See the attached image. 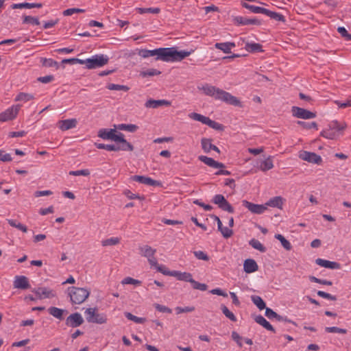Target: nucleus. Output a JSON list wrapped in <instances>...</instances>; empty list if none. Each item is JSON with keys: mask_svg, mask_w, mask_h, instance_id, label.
I'll use <instances>...</instances> for the list:
<instances>
[{"mask_svg": "<svg viewBox=\"0 0 351 351\" xmlns=\"http://www.w3.org/2000/svg\"><path fill=\"white\" fill-rule=\"evenodd\" d=\"M201 90H203L205 95L213 97L215 99L221 100L234 106H242L241 101L236 97L215 86L205 84L201 88Z\"/></svg>", "mask_w": 351, "mask_h": 351, "instance_id": "nucleus-1", "label": "nucleus"}, {"mask_svg": "<svg viewBox=\"0 0 351 351\" xmlns=\"http://www.w3.org/2000/svg\"><path fill=\"white\" fill-rule=\"evenodd\" d=\"M69 295L72 304H80L89 296L90 291L85 288L71 287L68 288Z\"/></svg>", "mask_w": 351, "mask_h": 351, "instance_id": "nucleus-2", "label": "nucleus"}, {"mask_svg": "<svg viewBox=\"0 0 351 351\" xmlns=\"http://www.w3.org/2000/svg\"><path fill=\"white\" fill-rule=\"evenodd\" d=\"M194 51H178L176 47H167L166 62L181 61L191 55Z\"/></svg>", "mask_w": 351, "mask_h": 351, "instance_id": "nucleus-3", "label": "nucleus"}, {"mask_svg": "<svg viewBox=\"0 0 351 351\" xmlns=\"http://www.w3.org/2000/svg\"><path fill=\"white\" fill-rule=\"evenodd\" d=\"M86 319L89 323L99 324H105L107 322V317L104 313H98L96 308H88L85 311Z\"/></svg>", "mask_w": 351, "mask_h": 351, "instance_id": "nucleus-4", "label": "nucleus"}, {"mask_svg": "<svg viewBox=\"0 0 351 351\" xmlns=\"http://www.w3.org/2000/svg\"><path fill=\"white\" fill-rule=\"evenodd\" d=\"M109 61V58L106 55L97 54L90 58H87V69H93L101 67L106 64Z\"/></svg>", "mask_w": 351, "mask_h": 351, "instance_id": "nucleus-5", "label": "nucleus"}, {"mask_svg": "<svg viewBox=\"0 0 351 351\" xmlns=\"http://www.w3.org/2000/svg\"><path fill=\"white\" fill-rule=\"evenodd\" d=\"M212 202L217 205L222 210L226 211L229 213H233L234 212V209L232 206L226 199L223 195H215L213 197Z\"/></svg>", "mask_w": 351, "mask_h": 351, "instance_id": "nucleus-6", "label": "nucleus"}, {"mask_svg": "<svg viewBox=\"0 0 351 351\" xmlns=\"http://www.w3.org/2000/svg\"><path fill=\"white\" fill-rule=\"evenodd\" d=\"M292 115L298 119H311L316 117V113L303 108L293 106L291 108Z\"/></svg>", "mask_w": 351, "mask_h": 351, "instance_id": "nucleus-7", "label": "nucleus"}, {"mask_svg": "<svg viewBox=\"0 0 351 351\" xmlns=\"http://www.w3.org/2000/svg\"><path fill=\"white\" fill-rule=\"evenodd\" d=\"M20 108L21 105L18 104L12 106L4 112L0 113V121L5 122L14 119L16 117Z\"/></svg>", "mask_w": 351, "mask_h": 351, "instance_id": "nucleus-8", "label": "nucleus"}, {"mask_svg": "<svg viewBox=\"0 0 351 351\" xmlns=\"http://www.w3.org/2000/svg\"><path fill=\"white\" fill-rule=\"evenodd\" d=\"M300 159L311 163L320 165L322 162V158L319 155L314 152L302 151L299 154Z\"/></svg>", "mask_w": 351, "mask_h": 351, "instance_id": "nucleus-9", "label": "nucleus"}, {"mask_svg": "<svg viewBox=\"0 0 351 351\" xmlns=\"http://www.w3.org/2000/svg\"><path fill=\"white\" fill-rule=\"evenodd\" d=\"M114 142L121 143L120 145H117L122 151H133L134 146L129 142H128L125 138L123 134L119 132V134L114 133L112 140Z\"/></svg>", "mask_w": 351, "mask_h": 351, "instance_id": "nucleus-10", "label": "nucleus"}, {"mask_svg": "<svg viewBox=\"0 0 351 351\" xmlns=\"http://www.w3.org/2000/svg\"><path fill=\"white\" fill-rule=\"evenodd\" d=\"M84 323V319L82 315L79 313H74L71 314L65 321V324L67 326L72 328H77Z\"/></svg>", "mask_w": 351, "mask_h": 351, "instance_id": "nucleus-11", "label": "nucleus"}, {"mask_svg": "<svg viewBox=\"0 0 351 351\" xmlns=\"http://www.w3.org/2000/svg\"><path fill=\"white\" fill-rule=\"evenodd\" d=\"M242 205L247 208L251 213L257 215H261L267 210V207L265 204H256L247 200H243Z\"/></svg>", "mask_w": 351, "mask_h": 351, "instance_id": "nucleus-12", "label": "nucleus"}, {"mask_svg": "<svg viewBox=\"0 0 351 351\" xmlns=\"http://www.w3.org/2000/svg\"><path fill=\"white\" fill-rule=\"evenodd\" d=\"M131 180L147 186H158L161 184L159 181L144 176H133L131 177Z\"/></svg>", "mask_w": 351, "mask_h": 351, "instance_id": "nucleus-13", "label": "nucleus"}, {"mask_svg": "<svg viewBox=\"0 0 351 351\" xmlns=\"http://www.w3.org/2000/svg\"><path fill=\"white\" fill-rule=\"evenodd\" d=\"M32 291L36 293L39 299L51 298L56 295V293L53 290L47 287H39L38 289H33Z\"/></svg>", "mask_w": 351, "mask_h": 351, "instance_id": "nucleus-14", "label": "nucleus"}, {"mask_svg": "<svg viewBox=\"0 0 351 351\" xmlns=\"http://www.w3.org/2000/svg\"><path fill=\"white\" fill-rule=\"evenodd\" d=\"M14 287L20 289H27L30 287L28 278L25 276H16L13 282Z\"/></svg>", "mask_w": 351, "mask_h": 351, "instance_id": "nucleus-15", "label": "nucleus"}, {"mask_svg": "<svg viewBox=\"0 0 351 351\" xmlns=\"http://www.w3.org/2000/svg\"><path fill=\"white\" fill-rule=\"evenodd\" d=\"M198 159L208 166L215 169H223L225 167V165L223 163L217 162L213 158L206 156H199Z\"/></svg>", "mask_w": 351, "mask_h": 351, "instance_id": "nucleus-16", "label": "nucleus"}, {"mask_svg": "<svg viewBox=\"0 0 351 351\" xmlns=\"http://www.w3.org/2000/svg\"><path fill=\"white\" fill-rule=\"evenodd\" d=\"M149 57L156 56V60L166 62L167 47H160L153 50H148Z\"/></svg>", "mask_w": 351, "mask_h": 351, "instance_id": "nucleus-17", "label": "nucleus"}, {"mask_svg": "<svg viewBox=\"0 0 351 351\" xmlns=\"http://www.w3.org/2000/svg\"><path fill=\"white\" fill-rule=\"evenodd\" d=\"M315 263L321 267L331 269H338L341 267L340 264L337 262L330 261L319 258L315 260Z\"/></svg>", "mask_w": 351, "mask_h": 351, "instance_id": "nucleus-18", "label": "nucleus"}, {"mask_svg": "<svg viewBox=\"0 0 351 351\" xmlns=\"http://www.w3.org/2000/svg\"><path fill=\"white\" fill-rule=\"evenodd\" d=\"M170 105H171V102L167 100H165V99L155 100V99H148L145 104V106L146 108H157L162 106H169Z\"/></svg>", "mask_w": 351, "mask_h": 351, "instance_id": "nucleus-19", "label": "nucleus"}, {"mask_svg": "<svg viewBox=\"0 0 351 351\" xmlns=\"http://www.w3.org/2000/svg\"><path fill=\"white\" fill-rule=\"evenodd\" d=\"M211 142H212V139H210V138H202L201 144H202V148L204 150V152L206 153H208L212 149V150L217 152V153H220V150L219 149V148L216 145L212 144Z\"/></svg>", "mask_w": 351, "mask_h": 351, "instance_id": "nucleus-20", "label": "nucleus"}, {"mask_svg": "<svg viewBox=\"0 0 351 351\" xmlns=\"http://www.w3.org/2000/svg\"><path fill=\"white\" fill-rule=\"evenodd\" d=\"M243 269L247 274H251L258 269L256 262L252 258H247L244 261Z\"/></svg>", "mask_w": 351, "mask_h": 351, "instance_id": "nucleus-21", "label": "nucleus"}, {"mask_svg": "<svg viewBox=\"0 0 351 351\" xmlns=\"http://www.w3.org/2000/svg\"><path fill=\"white\" fill-rule=\"evenodd\" d=\"M77 120L75 119H65L59 122V128L62 130H68L76 127Z\"/></svg>", "mask_w": 351, "mask_h": 351, "instance_id": "nucleus-22", "label": "nucleus"}, {"mask_svg": "<svg viewBox=\"0 0 351 351\" xmlns=\"http://www.w3.org/2000/svg\"><path fill=\"white\" fill-rule=\"evenodd\" d=\"M284 199L280 196H276L271 199H270L269 201H267L265 206L267 208V206H271L273 208H282V204H283Z\"/></svg>", "mask_w": 351, "mask_h": 351, "instance_id": "nucleus-23", "label": "nucleus"}, {"mask_svg": "<svg viewBox=\"0 0 351 351\" xmlns=\"http://www.w3.org/2000/svg\"><path fill=\"white\" fill-rule=\"evenodd\" d=\"M254 320L256 323L263 326L265 329L273 332L274 333L276 332L275 328L272 326L271 324L269 322H267L265 318L262 316L261 315H258L256 316L254 318Z\"/></svg>", "mask_w": 351, "mask_h": 351, "instance_id": "nucleus-24", "label": "nucleus"}, {"mask_svg": "<svg viewBox=\"0 0 351 351\" xmlns=\"http://www.w3.org/2000/svg\"><path fill=\"white\" fill-rule=\"evenodd\" d=\"M172 276L176 277L178 280L191 282L192 280V274L189 272H181L180 271L173 270Z\"/></svg>", "mask_w": 351, "mask_h": 351, "instance_id": "nucleus-25", "label": "nucleus"}, {"mask_svg": "<svg viewBox=\"0 0 351 351\" xmlns=\"http://www.w3.org/2000/svg\"><path fill=\"white\" fill-rule=\"evenodd\" d=\"M234 47L235 43L232 42L217 43L215 45L216 49H220L226 53H230L231 52V48Z\"/></svg>", "mask_w": 351, "mask_h": 351, "instance_id": "nucleus-26", "label": "nucleus"}, {"mask_svg": "<svg viewBox=\"0 0 351 351\" xmlns=\"http://www.w3.org/2000/svg\"><path fill=\"white\" fill-rule=\"evenodd\" d=\"M139 250L141 255L146 257L147 258L154 256L156 252V249H154L147 245L140 247Z\"/></svg>", "mask_w": 351, "mask_h": 351, "instance_id": "nucleus-27", "label": "nucleus"}, {"mask_svg": "<svg viewBox=\"0 0 351 351\" xmlns=\"http://www.w3.org/2000/svg\"><path fill=\"white\" fill-rule=\"evenodd\" d=\"M114 132H116L114 129H101L99 130L97 136L104 140L112 141Z\"/></svg>", "mask_w": 351, "mask_h": 351, "instance_id": "nucleus-28", "label": "nucleus"}, {"mask_svg": "<svg viewBox=\"0 0 351 351\" xmlns=\"http://www.w3.org/2000/svg\"><path fill=\"white\" fill-rule=\"evenodd\" d=\"M48 312L51 315L53 316L54 317L60 320H62L64 319V313H66L67 311L66 310L59 308L58 307L51 306L48 308Z\"/></svg>", "mask_w": 351, "mask_h": 351, "instance_id": "nucleus-29", "label": "nucleus"}, {"mask_svg": "<svg viewBox=\"0 0 351 351\" xmlns=\"http://www.w3.org/2000/svg\"><path fill=\"white\" fill-rule=\"evenodd\" d=\"M245 49L250 53L263 52V46L259 43H246Z\"/></svg>", "mask_w": 351, "mask_h": 351, "instance_id": "nucleus-30", "label": "nucleus"}, {"mask_svg": "<svg viewBox=\"0 0 351 351\" xmlns=\"http://www.w3.org/2000/svg\"><path fill=\"white\" fill-rule=\"evenodd\" d=\"M274 167L273 160L271 156H269L264 160L261 162L259 168L263 171H268Z\"/></svg>", "mask_w": 351, "mask_h": 351, "instance_id": "nucleus-31", "label": "nucleus"}, {"mask_svg": "<svg viewBox=\"0 0 351 351\" xmlns=\"http://www.w3.org/2000/svg\"><path fill=\"white\" fill-rule=\"evenodd\" d=\"M265 15L276 21H280L282 23H285L286 21L285 16L278 12H273L267 9L266 10Z\"/></svg>", "mask_w": 351, "mask_h": 351, "instance_id": "nucleus-32", "label": "nucleus"}, {"mask_svg": "<svg viewBox=\"0 0 351 351\" xmlns=\"http://www.w3.org/2000/svg\"><path fill=\"white\" fill-rule=\"evenodd\" d=\"M242 6L243 8H245L246 9H248L250 10L253 13H261V14H265V12H266V10L267 9L266 8H262V7H258V6H256V5H250L247 3H242Z\"/></svg>", "mask_w": 351, "mask_h": 351, "instance_id": "nucleus-33", "label": "nucleus"}, {"mask_svg": "<svg viewBox=\"0 0 351 351\" xmlns=\"http://www.w3.org/2000/svg\"><path fill=\"white\" fill-rule=\"evenodd\" d=\"M95 147L99 149H106L108 151L118 152L120 151V148L117 145H106L104 143H95Z\"/></svg>", "mask_w": 351, "mask_h": 351, "instance_id": "nucleus-34", "label": "nucleus"}, {"mask_svg": "<svg viewBox=\"0 0 351 351\" xmlns=\"http://www.w3.org/2000/svg\"><path fill=\"white\" fill-rule=\"evenodd\" d=\"M274 237L278 239L283 246V247L287 250H291L292 249V245L290 242L285 238V237L280 234H275Z\"/></svg>", "mask_w": 351, "mask_h": 351, "instance_id": "nucleus-35", "label": "nucleus"}, {"mask_svg": "<svg viewBox=\"0 0 351 351\" xmlns=\"http://www.w3.org/2000/svg\"><path fill=\"white\" fill-rule=\"evenodd\" d=\"M251 300L259 310H263L266 308V304L263 300L258 295H252Z\"/></svg>", "mask_w": 351, "mask_h": 351, "instance_id": "nucleus-36", "label": "nucleus"}, {"mask_svg": "<svg viewBox=\"0 0 351 351\" xmlns=\"http://www.w3.org/2000/svg\"><path fill=\"white\" fill-rule=\"evenodd\" d=\"M249 244L254 249L260 251L261 252H265L267 248L257 239H252L249 241Z\"/></svg>", "mask_w": 351, "mask_h": 351, "instance_id": "nucleus-37", "label": "nucleus"}, {"mask_svg": "<svg viewBox=\"0 0 351 351\" xmlns=\"http://www.w3.org/2000/svg\"><path fill=\"white\" fill-rule=\"evenodd\" d=\"M189 118L199 121L202 123L203 124H206L209 117H205L201 114L197 113V112H191L189 114Z\"/></svg>", "mask_w": 351, "mask_h": 351, "instance_id": "nucleus-38", "label": "nucleus"}, {"mask_svg": "<svg viewBox=\"0 0 351 351\" xmlns=\"http://www.w3.org/2000/svg\"><path fill=\"white\" fill-rule=\"evenodd\" d=\"M116 128L120 130H125L130 132H134L137 130L138 127L134 124H119Z\"/></svg>", "mask_w": 351, "mask_h": 351, "instance_id": "nucleus-39", "label": "nucleus"}, {"mask_svg": "<svg viewBox=\"0 0 351 351\" xmlns=\"http://www.w3.org/2000/svg\"><path fill=\"white\" fill-rule=\"evenodd\" d=\"M23 24H31L32 25H39L40 24L38 17L32 16H23Z\"/></svg>", "mask_w": 351, "mask_h": 351, "instance_id": "nucleus-40", "label": "nucleus"}, {"mask_svg": "<svg viewBox=\"0 0 351 351\" xmlns=\"http://www.w3.org/2000/svg\"><path fill=\"white\" fill-rule=\"evenodd\" d=\"M136 10L141 14L145 13L158 14L160 12L159 8H137Z\"/></svg>", "mask_w": 351, "mask_h": 351, "instance_id": "nucleus-41", "label": "nucleus"}, {"mask_svg": "<svg viewBox=\"0 0 351 351\" xmlns=\"http://www.w3.org/2000/svg\"><path fill=\"white\" fill-rule=\"evenodd\" d=\"M234 23L237 25H249L250 19L244 16H234L232 19Z\"/></svg>", "mask_w": 351, "mask_h": 351, "instance_id": "nucleus-42", "label": "nucleus"}, {"mask_svg": "<svg viewBox=\"0 0 351 351\" xmlns=\"http://www.w3.org/2000/svg\"><path fill=\"white\" fill-rule=\"evenodd\" d=\"M41 62L43 66L46 67H56V69L59 68V63L51 58H42Z\"/></svg>", "mask_w": 351, "mask_h": 351, "instance_id": "nucleus-43", "label": "nucleus"}, {"mask_svg": "<svg viewBox=\"0 0 351 351\" xmlns=\"http://www.w3.org/2000/svg\"><path fill=\"white\" fill-rule=\"evenodd\" d=\"M7 221L8 224L12 227L16 228L18 230L22 231L23 232H27V228L26 227V226L21 223H17V221L14 219H7Z\"/></svg>", "mask_w": 351, "mask_h": 351, "instance_id": "nucleus-44", "label": "nucleus"}, {"mask_svg": "<svg viewBox=\"0 0 351 351\" xmlns=\"http://www.w3.org/2000/svg\"><path fill=\"white\" fill-rule=\"evenodd\" d=\"M321 136L328 139H335L337 136V134L335 131H333L330 128L324 130L321 132Z\"/></svg>", "mask_w": 351, "mask_h": 351, "instance_id": "nucleus-45", "label": "nucleus"}, {"mask_svg": "<svg viewBox=\"0 0 351 351\" xmlns=\"http://www.w3.org/2000/svg\"><path fill=\"white\" fill-rule=\"evenodd\" d=\"M34 98V95L29 93H20L15 98V101L27 102Z\"/></svg>", "mask_w": 351, "mask_h": 351, "instance_id": "nucleus-46", "label": "nucleus"}, {"mask_svg": "<svg viewBox=\"0 0 351 351\" xmlns=\"http://www.w3.org/2000/svg\"><path fill=\"white\" fill-rule=\"evenodd\" d=\"M221 310L222 311V313L225 315L226 317H228L232 322H237V319L236 316L228 308V307L226 305L221 304Z\"/></svg>", "mask_w": 351, "mask_h": 351, "instance_id": "nucleus-47", "label": "nucleus"}, {"mask_svg": "<svg viewBox=\"0 0 351 351\" xmlns=\"http://www.w3.org/2000/svg\"><path fill=\"white\" fill-rule=\"evenodd\" d=\"M328 126L331 130L337 132L344 130L346 125L345 123H340L337 121H333Z\"/></svg>", "mask_w": 351, "mask_h": 351, "instance_id": "nucleus-48", "label": "nucleus"}, {"mask_svg": "<svg viewBox=\"0 0 351 351\" xmlns=\"http://www.w3.org/2000/svg\"><path fill=\"white\" fill-rule=\"evenodd\" d=\"M161 72L156 69H149L147 71H143L140 73V75L143 77H152L158 75Z\"/></svg>", "mask_w": 351, "mask_h": 351, "instance_id": "nucleus-49", "label": "nucleus"}, {"mask_svg": "<svg viewBox=\"0 0 351 351\" xmlns=\"http://www.w3.org/2000/svg\"><path fill=\"white\" fill-rule=\"evenodd\" d=\"M125 316L128 319L133 321L136 324H143L145 322V318L136 317L129 312H125Z\"/></svg>", "mask_w": 351, "mask_h": 351, "instance_id": "nucleus-50", "label": "nucleus"}, {"mask_svg": "<svg viewBox=\"0 0 351 351\" xmlns=\"http://www.w3.org/2000/svg\"><path fill=\"white\" fill-rule=\"evenodd\" d=\"M206 125L217 131H223L224 130V126L222 124L211 120L210 118Z\"/></svg>", "mask_w": 351, "mask_h": 351, "instance_id": "nucleus-51", "label": "nucleus"}, {"mask_svg": "<svg viewBox=\"0 0 351 351\" xmlns=\"http://www.w3.org/2000/svg\"><path fill=\"white\" fill-rule=\"evenodd\" d=\"M107 88L111 90H123L128 91L130 88L125 85L115 84H109L107 86Z\"/></svg>", "mask_w": 351, "mask_h": 351, "instance_id": "nucleus-52", "label": "nucleus"}, {"mask_svg": "<svg viewBox=\"0 0 351 351\" xmlns=\"http://www.w3.org/2000/svg\"><path fill=\"white\" fill-rule=\"evenodd\" d=\"M192 285V287L194 289H198L200 291H206L208 289V286L204 283H200L196 280H195L193 278H192V280L190 282Z\"/></svg>", "mask_w": 351, "mask_h": 351, "instance_id": "nucleus-53", "label": "nucleus"}, {"mask_svg": "<svg viewBox=\"0 0 351 351\" xmlns=\"http://www.w3.org/2000/svg\"><path fill=\"white\" fill-rule=\"evenodd\" d=\"M120 242V239L118 237H111L110 239H107L103 240L101 241V244L103 246H108V245H115Z\"/></svg>", "mask_w": 351, "mask_h": 351, "instance_id": "nucleus-54", "label": "nucleus"}, {"mask_svg": "<svg viewBox=\"0 0 351 351\" xmlns=\"http://www.w3.org/2000/svg\"><path fill=\"white\" fill-rule=\"evenodd\" d=\"M297 124L302 126L304 129L310 130L315 128L317 130V124L316 122L307 123L302 121H298Z\"/></svg>", "mask_w": 351, "mask_h": 351, "instance_id": "nucleus-55", "label": "nucleus"}, {"mask_svg": "<svg viewBox=\"0 0 351 351\" xmlns=\"http://www.w3.org/2000/svg\"><path fill=\"white\" fill-rule=\"evenodd\" d=\"M325 331L326 332H331V333H340V334H346L347 330L344 328H340L336 326H331V327H326Z\"/></svg>", "mask_w": 351, "mask_h": 351, "instance_id": "nucleus-56", "label": "nucleus"}, {"mask_svg": "<svg viewBox=\"0 0 351 351\" xmlns=\"http://www.w3.org/2000/svg\"><path fill=\"white\" fill-rule=\"evenodd\" d=\"M309 280L311 282L319 283L321 285H328V286H331L332 285V281L317 278L313 276H310Z\"/></svg>", "mask_w": 351, "mask_h": 351, "instance_id": "nucleus-57", "label": "nucleus"}, {"mask_svg": "<svg viewBox=\"0 0 351 351\" xmlns=\"http://www.w3.org/2000/svg\"><path fill=\"white\" fill-rule=\"evenodd\" d=\"M12 9H23V8H27V9H32V3H13L11 5Z\"/></svg>", "mask_w": 351, "mask_h": 351, "instance_id": "nucleus-58", "label": "nucleus"}, {"mask_svg": "<svg viewBox=\"0 0 351 351\" xmlns=\"http://www.w3.org/2000/svg\"><path fill=\"white\" fill-rule=\"evenodd\" d=\"M194 256L199 260H203L205 261H209L210 258L204 252L199 250L193 252Z\"/></svg>", "mask_w": 351, "mask_h": 351, "instance_id": "nucleus-59", "label": "nucleus"}, {"mask_svg": "<svg viewBox=\"0 0 351 351\" xmlns=\"http://www.w3.org/2000/svg\"><path fill=\"white\" fill-rule=\"evenodd\" d=\"M218 230L221 232L223 237L226 239L230 238L233 234L232 230L227 227H223V225L221 226V228L218 229Z\"/></svg>", "mask_w": 351, "mask_h": 351, "instance_id": "nucleus-60", "label": "nucleus"}, {"mask_svg": "<svg viewBox=\"0 0 351 351\" xmlns=\"http://www.w3.org/2000/svg\"><path fill=\"white\" fill-rule=\"evenodd\" d=\"M84 12H85L84 10L80 9V8H69V9L64 10L63 15L64 16H71L72 14H73L75 13H83Z\"/></svg>", "mask_w": 351, "mask_h": 351, "instance_id": "nucleus-61", "label": "nucleus"}, {"mask_svg": "<svg viewBox=\"0 0 351 351\" xmlns=\"http://www.w3.org/2000/svg\"><path fill=\"white\" fill-rule=\"evenodd\" d=\"M121 283L123 285H140L141 284V282L138 280L134 279L131 277H126L122 280Z\"/></svg>", "mask_w": 351, "mask_h": 351, "instance_id": "nucleus-62", "label": "nucleus"}, {"mask_svg": "<svg viewBox=\"0 0 351 351\" xmlns=\"http://www.w3.org/2000/svg\"><path fill=\"white\" fill-rule=\"evenodd\" d=\"M69 175L75 176H88L90 175V171L88 169H82L77 171H71L69 172Z\"/></svg>", "mask_w": 351, "mask_h": 351, "instance_id": "nucleus-63", "label": "nucleus"}, {"mask_svg": "<svg viewBox=\"0 0 351 351\" xmlns=\"http://www.w3.org/2000/svg\"><path fill=\"white\" fill-rule=\"evenodd\" d=\"M337 32L341 35L342 37L345 38L347 40H351V34L348 33V31L343 27H339Z\"/></svg>", "mask_w": 351, "mask_h": 351, "instance_id": "nucleus-64", "label": "nucleus"}]
</instances>
